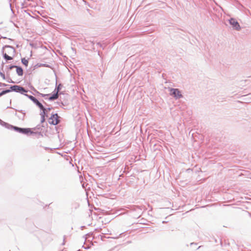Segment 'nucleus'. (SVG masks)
Instances as JSON below:
<instances>
[{"mask_svg": "<svg viewBox=\"0 0 251 251\" xmlns=\"http://www.w3.org/2000/svg\"><path fill=\"white\" fill-rule=\"evenodd\" d=\"M170 95L173 96L176 99L182 97L181 92L178 89L170 88Z\"/></svg>", "mask_w": 251, "mask_h": 251, "instance_id": "nucleus-1", "label": "nucleus"}, {"mask_svg": "<svg viewBox=\"0 0 251 251\" xmlns=\"http://www.w3.org/2000/svg\"><path fill=\"white\" fill-rule=\"evenodd\" d=\"M49 124L56 125L59 123V116L57 114H52L49 120Z\"/></svg>", "mask_w": 251, "mask_h": 251, "instance_id": "nucleus-2", "label": "nucleus"}, {"mask_svg": "<svg viewBox=\"0 0 251 251\" xmlns=\"http://www.w3.org/2000/svg\"><path fill=\"white\" fill-rule=\"evenodd\" d=\"M13 128L15 130L23 134H28L29 133H32L30 128H22L17 126H13Z\"/></svg>", "mask_w": 251, "mask_h": 251, "instance_id": "nucleus-3", "label": "nucleus"}, {"mask_svg": "<svg viewBox=\"0 0 251 251\" xmlns=\"http://www.w3.org/2000/svg\"><path fill=\"white\" fill-rule=\"evenodd\" d=\"M10 92L11 91H15L17 92H20L21 93H23L24 92H26V91L22 87H21L18 85H14L10 87Z\"/></svg>", "mask_w": 251, "mask_h": 251, "instance_id": "nucleus-4", "label": "nucleus"}, {"mask_svg": "<svg viewBox=\"0 0 251 251\" xmlns=\"http://www.w3.org/2000/svg\"><path fill=\"white\" fill-rule=\"evenodd\" d=\"M41 109L43 111L40 114L42 117L41 122L44 123L45 121V117H48V113L50 110L51 108H45L43 106V108Z\"/></svg>", "mask_w": 251, "mask_h": 251, "instance_id": "nucleus-5", "label": "nucleus"}, {"mask_svg": "<svg viewBox=\"0 0 251 251\" xmlns=\"http://www.w3.org/2000/svg\"><path fill=\"white\" fill-rule=\"evenodd\" d=\"M229 23L232 26V27L236 30H239L240 29V26L239 23L234 19H230L229 20Z\"/></svg>", "mask_w": 251, "mask_h": 251, "instance_id": "nucleus-6", "label": "nucleus"}, {"mask_svg": "<svg viewBox=\"0 0 251 251\" xmlns=\"http://www.w3.org/2000/svg\"><path fill=\"white\" fill-rule=\"evenodd\" d=\"M29 98L37 105H38L40 109L43 108V105L33 96H29Z\"/></svg>", "mask_w": 251, "mask_h": 251, "instance_id": "nucleus-7", "label": "nucleus"}, {"mask_svg": "<svg viewBox=\"0 0 251 251\" xmlns=\"http://www.w3.org/2000/svg\"><path fill=\"white\" fill-rule=\"evenodd\" d=\"M12 68H15L16 69V73L19 75L22 76L23 75V70L21 67L14 66L11 67L10 68L11 69Z\"/></svg>", "mask_w": 251, "mask_h": 251, "instance_id": "nucleus-8", "label": "nucleus"}, {"mask_svg": "<svg viewBox=\"0 0 251 251\" xmlns=\"http://www.w3.org/2000/svg\"><path fill=\"white\" fill-rule=\"evenodd\" d=\"M22 63L25 65V66H28V61L27 59H26L25 58L22 59Z\"/></svg>", "mask_w": 251, "mask_h": 251, "instance_id": "nucleus-9", "label": "nucleus"}, {"mask_svg": "<svg viewBox=\"0 0 251 251\" xmlns=\"http://www.w3.org/2000/svg\"><path fill=\"white\" fill-rule=\"evenodd\" d=\"M4 57L5 59L8 60H10L12 59V57L9 56L6 52L4 53Z\"/></svg>", "mask_w": 251, "mask_h": 251, "instance_id": "nucleus-10", "label": "nucleus"}, {"mask_svg": "<svg viewBox=\"0 0 251 251\" xmlns=\"http://www.w3.org/2000/svg\"><path fill=\"white\" fill-rule=\"evenodd\" d=\"M58 98V91L56 94H53L51 97L50 98V100H55Z\"/></svg>", "mask_w": 251, "mask_h": 251, "instance_id": "nucleus-11", "label": "nucleus"}, {"mask_svg": "<svg viewBox=\"0 0 251 251\" xmlns=\"http://www.w3.org/2000/svg\"><path fill=\"white\" fill-rule=\"evenodd\" d=\"M10 92V90H4V91H2L1 93H0V97L2 96L3 95H4V94H5L6 93H9Z\"/></svg>", "mask_w": 251, "mask_h": 251, "instance_id": "nucleus-12", "label": "nucleus"}, {"mask_svg": "<svg viewBox=\"0 0 251 251\" xmlns=\"http://www.w3.org/2000/svg\"><path fill=\"white\" fill-rule=\"evenodd\" d=\"M6 48L8 50L9 52H12V53L14 51V49L11 47H7Z\"/></svg>", "mask_w": 251, "mask_h": 251, "instance_id": "nucleus-13", "label": "nucleus"}, {"mask_svg": "<svg viewBox=\"0 0 251 251\" xmlns=\"http://www.w3.org/2000/svg\"><path fill=\"white\" fill-rule=\"evenodd\" d=\"M0 76L2 77L3 79H5V75L2 73H0Z\"/></svg>", "mask_w": 251, "mask_h": 251, "instance_id": "nucleus-14", "label": "nucleus"}, {"mask_svg": "<svg viewBox=\"0 0 251 251\" xmlns=\"http://www.w3.org/2000/svg\"><path fill=\"white\" fill-rule=\"evenodd\" d=\"M1 85H2V86H6V84H5V83H3Z\"/></svg>", "mask_w": 251, "mask_h": 251, "instance_id": "nucleus-15", "label": "nucleus"}]
</instances>
